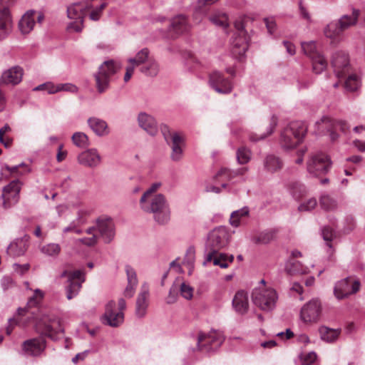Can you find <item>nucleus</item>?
<instances>
[{
    "label": "nucleus",
    "mask_w": 365,
    "mask_h": 365,
    "mask_svg": "<svg viewBox=\"0 0 365 365\" xmlns=\"http://www.w3.org/2000/svg\"><path fill=\"white\" fill-rule=\"evenodd\" d=\"M210 21L216 26L224 29L228 26V17L224 13H218L212 15L210 18Z\"/></svg>",
    "instance_id": "48"
},
{
    "label": "nucleus",
    "mask_w": 365,
    "mask_h": 365,
    "mask_svg": "<svg viewBox=\"0 0 365 365\" xmlns=\"http://www.w3.org/2000/svg\"><path fill=\"white\" fill-rule=\"evenodd\" d=\"M317 359V354L314 351L309 352L302 358V364L304 365H311L313 364Z\"/></svg>",
    "instance_id": "62"
},
{
    "label": "nucleus",
    "mask_w": 365,
    "mask_h": 365,
    "mask_svg": "<svg viewBox=\"0 0 365 365\" xmlns=\"http://www.w3.org/2000/svg\"><path fill=\"white\" fill-rule=\"evenodd\" d=\"M106 6V3H101L99 6H96L95 8L93 7V21H97L100 19L101 11Z\"/></svg>",
    "instance_id": "64"
},
{
    "label": "nucleus",
    "mask_w": 365,
    "mask_h": 365,
    "mask_svg": "<svg viewBox=\"0 0 365 365\" xmlns=\"http://www.w3.org/2000/svg\"><path fill=\"white\" fill-rule=\"evenodd\" d=\"M322 235L324 240L327 242V245L331 247V242L335 237L334 230L328 226H325L322 230Z\"/></svg>",
    "instance_id": "55"
},
{
    "label": "nucleus",
    "mask_w": 365,
    "mask_h": 365,
    "mask_svg": "<svg viewBox=\"0 0 365 365\" xmlns=\"http://www.w3.org/2000/svg\"><path fill=\"white\" fill-rule=\"evenodd\" d=\"M331 65L338 78H344L350 72L348 55L344 51L336 52L332 57Z\"/></svg>",
    "instance_id": "19"
},
{
    "label": "nucleus",
    "mask_w": 365,
    "mask_h": 365,
    "mask_svg": "<svg viewBox=\"0 0 365 365\" xmlns=\"http://www.w3.org/2000/svg\"><path fill=\"white\" fill-rule=\"evenodd\" d=\"M162 132L167 143L171 148V159L173 161L180 160L183 155V137L178 133L170 132L168 128L163 130Z\"/></svg>",
    "instance_id": "10"
},
{
    "label": "nucleus",
    "mask_w": 365,
    "mask_h": 365,
    "mask_svg": "<svg viewBox=\"0 0 365 365\" xmlns=\"http://www.w3.org/2000/svg\"><path fill=\"white\" fill-rule=\"evenodd\" d=\"M160 182H155L152 184L151 186L141 196L140 202H143L144 199H148L149 197L155 196L154 193L160 188Z\"/></svg>",
    "instance_id": "57"
},
{
    "label": "nucleus",
    "mask_w": 365,
    "mask_h": 365,
    "mask_svg": "<svg viewBox=\"0 0 365 365\" xmlns=\"http://www.w3.org/2000/svg\"><path fill=\"white\" fill-rule=\"evenodd\" d=\"M12 18L10 11H0V40L4 39L10 33Z\"/></svg>",
    "instance_id": "30"
},
{
    "label": "nucleus",
    "mask_w": 365,
    "mask_h": 365,
    "mask_svg": "<svg viewBox=\"0 0 365 365\" xmlns=\"http://www.w3.org/2000/svg\"><path fill=\"white\" fill-rule=\"evenodd\" d=\"M360 282L351 277L339 281L334 287V293L338 299H343L359 290Z\"/></svg>",
    "instance_id": "15"
},
{
    "label": "nucleus",
    "mask_w": 365,
    "mask_h": 365,
    "mask_svg": "<svg viewBox=\"0 0 365 365\" xmlns=\"http://www.w3.org/2000/svg\"><path fill=\"white\" fill-rule=\"evenodd\" d=\"M320 206L327 211L334 210L336 207V201L328 195H324L320 198Z\"/></svg>",
    "instance_id": "47"
},
{
    "label": "nucleus",
    "mask_w": 365,
    "mask_h": 365,
    "mask_svg": "<svg viewBox=\"0 0 365 365\" xmlns=\"http://www.w3.org/2000/svg\"><path fill=\"white\" fill-rule=\"evenodd\" d=\"M209 85L217 93L228 94L232 91L233 85L230 78L225 77L220 71H213L209 76Z\"/></svg>",
    "instance_id": "16"
},
{
    "label": "nucleus",
    "mask_w": 365,
    "mask_h": 365,
    "mask_svg": "<svg viewBox=\"0 0 365 365\" xmlns=\"http://www.w3.org/2000/svg\"><path fill=\"white\" fill-rule=\"evenodd\" d=\"M72 141L75 145L81 148H85L89 145V138L85 133L76 132L72 136Z\"/></svg>",
    "instance_id": "43"
},
{
    "label": "nucleus",
    "mask_w": 365,
    "mask_h": 365,
    "mask_svg": "<svg viewBox=\"0 0 365 365\" xmlns=\"http://www.w3.org/2000/svg\"><path fill=\"white\" fill-rule=\"evenodd\" d=\"M230 235L227 230L222 226L213 229L208 235L206 243V251L207 254L203 262V265L211 261L213 264L221 268H226L229 263L233 261L232 255L227 256L224 253H219L218 251L225 247L229 242Z\"/></svg>",
    "instance_id": "1"
},
{
    "label": "nucleus",
    "mask_w": 365,
    "mask_h": 365,
    "mask_svg": "<svg viewBox=\"0 0 365 365\" xmlns=\"http://www.w3.org/2000/svg\"><path fill=\"white\" fill-rule=\"evenodd\" d=\"M319 334L321 339L328 343H332L335 341L340 334L339 329H330L327 327H322L319 328Z\"/></svg>",
    "instance_id": "36"
},
{
    "label": "nucleus",
    "mask_w": 365,
    "mask_h": 365,
    "mask_svg": "<svg viewBox=\"0 0 365 365\" xmlns=\"http://www.w3.org/2000/svg\"><path fill=\"white\" fill-rule=\"evenodd\" d=\"M263 165L265 170L273 173L282 169L283 162L278 156L269 154L264 158Z\"/></svg>",
    "instance_id": "31"
},
{
    "label": "nucleus",
    "mask_w": 365,
    "mask_h": 365,
    "mask_svg": "<svg viewBox=\"0 0 365 365\" xmlns=\"http://www.w3.org/2000/svg\"><path fill=\"white\" fill-rule=\"evenodd\" d=\"M140 208L145 212L153 213L154 220L160 225L168 222L170 218L169 204L163 194H156L140 202Z\"/></svg>",
    "instance_id": "2"
},
{
    "label": "nucleus",
    "mask_w": 365,
    "mask_h": 365,
    "mask_svg": "<svg viewBox=\"0 0 365 365\" xmlns=\"http://www.w3.org/2000/svg\"><path fill=\"white\" fill-rule=\"evenodd\" d=\"M61 277H67L68 284L66 287V297L71 299L78 293L81 284L84 282V274L80 270L73 272H64Z\"/></svg>",
    "instance_id": "14"
},
{
    "label": "nucleus",
    "mask_w": 365,
    "mask_h": 365,
    "mask_svg": "<svg viewBox=\"0 0 365 365\" xmlns=\"http://www.w3.org/2000/svg\"><path fill=\"white\" fill-rule=\"evenodd\" d=\"M277 125V118L273 115L270 120V123L269 127L267 128V133L262 134L260 135H257L256 134L251 133L249 135L250 140L252 142H257L258 140L266 138L267 136H269L274 132Z\"/></svg>",
    "instance_id": "41"
},
{
    "label": "nucleus",
    "mask_w": 365,
    "mask_h": 365,
    "mask_svg": "<svg viewBox=\"0 0 365 365\" xmlns=\"http://www.w3.org/2000/svg\"><path fill=\"white\" fill-rule=\"evenodd\" d=\"M179 287L174 284L170 289L168 296L166 298V302L169 304L175 303L178 297Z\"/></svg>",
    "instance_id": "59"
},
{
    "label": "nucleus",
    "mask_w": 365,
    "mask_h": 365,
    "mask_svg": "<svg viewBox=\"0 0 365 365\" xmlns=\"http://www.w3.org/2000/svg\"><path fill=\"white\" fill-rule=\"evenodd\" d=\"M122 67V64L117 60H108L104 61L99 67L96 75V89L99 94L108 90L110 77L118 73Z\"/></svg>",
    "instance_id": "6"
},
{
    "label": "nucleus",
    "mask_w": 365,
    "mask_h": 365,
    "mask_svg": "<svg viewBox=\"0 0 365 365\" xmlns=\"http://www.w3.org/2000/svg\"><path fill=\"white\" fill-rule=\"evenodd\" d=\"M343 32L338 21H331L324 29L325 36L330 38L333 42L336 41Z\"/></svg>",
    "instance_id": "33"
},
{
    "label": "nucleus",
    "mask_w": 365,
    "mask_h": 365,
    "mask_svg": "<svg viewBox=\"0 0 365 365\" xmlns=\"http://www.w3.org/2000/svg\"><path fill=\"white\" fill-rule=\"evenodd\" d=\"M43 297L44 293L41 289H36L34 291V295L29 299L26 309L29 310L30 308L38 307Z\"/></svg>",
    "instance_id": "44"
},
{
    "label": "nucleus",
    "mask_w": 365,
    "mask_h": 365,
    "mask_svg": "<svg viewBox=\"0 0 365 365\" xmlns=\"http://www.w3.org/2000/svg\"><path fill=\"white\" fill-rule=\"evenodd\" d=\"M195 261V249L194 247L190 246L187 248L184 259L183 264L187 266L189 271L188 274H191L194 269V263Z\"/></svg>",
    "instance_id": "42"
},
{
    "label": "nucleus",
    "mask_w": 365,
    "mask_h": 365,
    "mask_svg": "<svg viewBox=\"0 0 365 365\" xmlns=\"http://www.w3.org/2000/svg\"><path fill=\"white\" fill-rule=\"evenodd\" d=\"M248 171L247 167L238 168L235 170H230L227 168H222L219 170V175H225L229 179H234L237 176H243Z\"/></svg>",
    "instance_id": "45"
},
{
    "label": "nucleus",
    "mask_w": 365,
    "mask_h": 365,
    "mask_svg": "<svg viewBox=\"0 0 365 365\" xmlns=\"http://www.w3.org/2000/svg\"><path fill=\"white\" fill-rule=\"evenodd\" d=\"M359 16V11L358 9H353L351 14L343 15L338 22L341 29L344 31L352 26H354L358 20Z\"/></svg>",
    "instance_id": "34"
},
{
    "label": "nucleus",
    "mask_w": 365,
    "mask_h": 365,
    "mask_svg": "<svg viewBox=\"0 0 365 365\" xmlns=\"http://www.w3.org/2000/svg\"><path fill=\"white\" fill-rule=\"evenodd\" d=\"M44 19V16L41 12L34 10L26 11L19 22V28L24 34L30 33L34 28L36 22L41 24Z\"/></svg>",
    "instance_id": "20"
},
{
    "label": "nucleus",
    "mask_w": 365,
    "mask_h": 365,
    "mask_svg": "<svg viewBox=\"0 0 365 365\" xmlns=\"http://www.w3.org/2000/svg\"><path fill=\"white\" fill-rule=\"evenodd\" d=\"M67 16L71 21L67 26V30L80 32L83 28L86 17H91V6L88 1L73 3L67 7Z\"/></svg>",
    "instance_id": "4"
},
{
    "label": "nucleus",
    "mask_w": 365,
    "mask_h": 365,
    "mask_svg": "<svg viewBox=\"0 0 365 365\" xmlns=\"http://www.w3.org/2000/svg\"><path fill=\"white\" fill-rule=\"evenodd\" d=\"M93 131L100 137L109 134V128L107 123L99 118H93Z\"/></svg>",
    "instance_id": "38"
},
{
    "label": "nucleus",
    "mask_w": 365,
    "mask_h": 365,
    "mask_svg": "<svg viewBox=\"0 0 365 365\" xmlns=\"http://www.w3.org/2000/svg\"><path fill=\"white\" fill-rule=\"evenodd\" d=\"M302 50L307 56H308L310 58L314 57L315 54H319V53L317 51L316 44L314 41L309 42H303L302 43Z\"/></svg>",
    "instance_id": "53"
},
{
    "label": "nucleus",
    "mask_w": 365,
    "mask_h": 365,
    "mask_svg": "<svg viewBox=\"0 0 365 365\" xmlns=\"http://www.w3.org/2000/svg\"><path fill=\"white\" fill-rule=\"evenodd\" d=\"M312 63V68L315 73H322L327 67V61L324 57L319 54H315L314 57L311 58Z\"/></svg>",
    "instance_id": "39"
},
{
    "label": "nucleus",
    "mask_w": 365,
    "mask_h": 365,
    "mask_svg": "<svg viewBox=\"0 0 365 365\" xmlns=\"http://www.w3.org/2000/svg\"><path fill=\"white\" fill-rule=\"evenodd\" d=\"M248 40L247 35L235 34L231 43L232 53L235 57L240 58L245 55L248 49Z\"/></svg>",
    "instance_id": "28"
},
{
    "label": "nucleus",
    "mask_w": 365,
    "mask_h": 365,
    "mask_svg": "<svg viewBox=\"0 0 365 365\" xmlns=\"http://www.w3.org/2000/svg\"><path fill=\"white\" fill-rule=\"evenodd\" d=\"M56 91V93L60 91H66L72 93H76L78 92V89L76 85L70 83H66L57 84Z\"/></svg>",
    "instance_id": "56"
},
{
    "label": "nucleus",
    "mask_w": 365,
    "mask_h": 365,
    "mask_svg": "<svg viewBox=\"0 0 365 365\" xmlns=\"http://www.w3.org/2000/svg\"><path fill=\"white\" fill-rule=\"evenodd\" d=\"M21 184L18 180H13L3 188L1 198L3 200V207L5 209L9 208L18 202Z\"/></svg>",
    "instance_id": "17"
},
{
    "label": "nucleus",
    "mask_w": 365,
    "mask_h": 365,
    "mask_svg": "<svg viewBox=\"0 0 365 365\" xmlns=\"http://www.w3.org/2000/svg\"><path fill=\"white\" fill-rule=\"evenodd\" d=\"M56 85L53 84L51 82H46L45 83L38 85V86L34 88V91H43L46 90L48 91L49 94H54L56 93Z\"/></svg>",
    "instance_id": "60"
},
{
    "label": "nucleus",
    "mask_w": 365,
    "mask_h": 365,
    "mask_svg": "<svg viewBox=\"0 0 365 365\" xmlns=\"http://www.w3.org/2000/svg\"><path fill=\"white\" fill-rule=\"evenodd\" d=\"M24 76V70L19 66H13L3 71L0 84L16 86L20 83Z\"/></svg>",
    "instance_id": "23"
},
{
    "label": "nucleus",
    "mask_w": 365,
    "mask_h": 365,
    "mask_svg": "<svg viewBox=\"0 0 365 365\" xmlns=\"http://www.w3.org/2000/svg\"><path fill=\"white\" fill-rule=\"evenodd\" d=\"M150 290L147 282L142 284L135 303V314L142 318L145 316L149 305Z\"/></svg>",
    "instance_id": "21"
},
{
    "label": "nucleus",
    "mask_w": 365,
    "mask_h": 365,
    "mask_svg": "<svg viewBox=\"0 0 365 365\" xmlns=\"http://www.w3.org/2000/svg\"><path fill=\"white\" fill-rule=\"evenodd\" d=\"M329 158L324 153H317L312 155L307 162V169L312 176L317 177L325 174L331 167Z\"/></svg>",
    "instance_id": "9"
},
{
    "label": "nucleus",
    "mask_w": 365,
    "mask_h": 365,
    "mask_svg": "<svg viewBox=\"0 0 365 365\" xmlns=\"http://www.w3.org/2000/svg\"><path fill=\"white\" fill-rule=\"evenodd\" d=\"M138 126L148 135L155 136L158 132V126L156 119L150 114L142 111L137 115Z\"/></svg>",
    "instance_id": "22"
},
{
    "label": "nucleus",
    "mask_w": 365,
    "mask_h": 365,
    "mask_svg": "<svg viewBox=\"0 0 365 365\" xmlns=\"http://www.w3.org/2000/svg\"><path fill=\"white\" fill-rule=\"evenodd\" d=\"M95 231L105 243L110 242L115 235V228L111 217L103 215L96 219Z\"/></svg>",
    "instance_id": "13"
},
{
    "label": "nucleus",
    "mask_w": 365,
    "mask_h": 365,
    "mask_svg": "<svg viewBox=\"0 0 365 365\" xmlns=\"http://www.w3.org/2000/svg\"><path fill=\"white\" fill-rule=\"evenodd\" d=\"M80 164L90 167L91 165V153L89 150L82 152L78 158Z\"/></svg>",
    "instance_id": "58"
},
{
    "label": "nucleus",
    "mask_w": 365,
    "mask_h": 365,
    "mask_svg": "<svg viewBox=\"0 0 365 365\" xmlns=\"http://www.w3.org/2000/svg\"><path fill=\"white\" fill-rule=\"evenodd\" d=\"M322 303L318 299H312L301 309L300 319L306 324L317 323L322 314Z\"/></svg>",
    "instance_id": "12"
},
{
    "label": "nucleus",
    "mask_w": 365,
    "mask_h": 365,
    "mask_svg": "<svg viewBox=\"0 0 365 365\" xmlns=\"http://www.w3.org/2000/svg\"><path fill=\"white\" fill-rule=\"evenodd\" d=\"M126 302L124 299L120 298L118 304L113 300L108 302L105 307V312L101 317L103 324L111 327H118L124 322V310Z\"/></svg>",
    "instance_id": "7"
},
{
    "label": "nucleus",
    "mask_w": 365,
    "mask_h": 365,
    "mask_svg": "<svg viewBox=\"0 0 365 365\" xmlns=\"http://www.w3.org/2000/svg\"><path fill=\"white\" fill-rule=\"evenodd\" d=\"M344 86L349 91H356L359 86V80L355 74L349 75L345 81Z\"/></svg>",
    "instance_id": "52"
},
{
    "label": "nucleus",
    "mask_w": 365,
    "mask_h": 365,
    "mask_svg": "<svg viewBox=\"0 0 365 365\" xmlns=\"http://www.w3.org/2000/svg\"><path fill=\"white\" fill-rule=\"evenodd\" d=\"M223 341L224 337L220 331L200 333L197 336V349L202 352L209 353L217 349Z\"/></svg>",
    "instance_id": "8"
},
{
    "label": "nucleus",
    "mask_w": 365,
    "mask_h": 365,
    "mask_svg": "<svg viewBox=\"0 0 365 365\" xmlns=\"http://www.w3.org/2000/svg\"><path fill=\"white\" fill-rule=\"evenodd\" d=\"M125 272L127 278V285L124 289L123 295L127 298L133 297L138 284V279L135 269L130 264L125 265Z\"/></svg>",
    "instance_id": "26"
},
{
    "label": "nucleus",
    "mask_w": 365,
    "mask_h": 365,
    "mask_svg": "<svg viewBox=\"0 0 365 365\" xmlns=\"http://www.w3.org/2000/svg\"><path fill=\"white\" fill-rule=\"evenodd\" d=\"M264 23L268 32L270 34H273L276 31L277 26L275 20L273 18H266L264 19Z\"/></svg>",
    "instance_id": "63"
},
{
    "label": "nucleus",
    "mask_w": 365,
    "mask_h": 365,
    "mask_svg": "<svg viewBox=\"0 0 365 365\" xmlns=\"http://www.w3.org/2000/svg\"><path fill=\"white\" fill-rule=\"evenodd\" d=\"M28 238H18L14 240L7 248V253L12 257H19L24 255L28 248Z\"/></svg>",
    "instance_id": "29"
},
{
    "label": "nucleus",
    "mask_w": 365,
    "mask_h": 365,
    "mask_svg": "<svg viewBox=\"0 0 365 365\" xmlns=\"http://www.w3.org/2000/svg\"><path fill=\"white\" fill-rule=\"evenodd\" d=\"M232 306L238 314H246L250 307L248 293L242 289L237 291L232 299Z\"/></svg>",
    "instance_id": "24"
},
{
    "label": "nucleus",
    "mask_w": 365,
    "mask_h": 365,
    "mask_svg": "<svg viewBox=\"0 0 365 365\" xmlns=\"http://www.w3.org/2000/svg\"><path fill=\"white\" fill-rule=\"evenodd\" d=\"M41 251L42 253L48 256L55 257L59 254L61 247L58 244L50 243L43 246L41 248Z\"/></svg>",
    "instance_id": "51"
},
{
    "label": "nucleus",
    "mask_w": 365,
    "mask_h": 365,
    "mask_svg": "<svg viewBox=\"0 0 365 365\" xmlns=\"http://www.w3.org/2000/svg\"><path fill=\"white\" fill-rule=\"evenodd\" d=\"M236 155L237 162L240 164H246L251 159V151L245 147L238 148Z\"/></svg>",
    "instance_id": "50"
},
{
    "label": "nucleus",
    "mask_w": 365,
    "mask_h": 365,
    "mask_svg": "<svg viewBox=\"0 0 365 365\" xmlns=\"http://www.w3.org/2000/svg\"><path fill=\"white\" fill-rule=\"evenodd\" d=\"M307 133V126L303 122L293 121L281 132L279 143L283 149L294 148L303 140Z\"/></svg>",
    "instance_id": "3"
},
{
    "label": "nucleus",
    "mask_w": 365,
    "mask_h": 365,
    "mask_svg": "<svg viewBox=\"0 0 365 365\" xmlns=\"http://www.w3.org/2000/svg\"><path fill=\"white\" fill-rule=\"evenodd\" d=\"M150 51L147 48L140 50L134 57L129 58V65L125 68V73L123 80L127 83L132 77L135 67L144 65L150 58Z\"/></svg>",
    "instance_id": "18"
},
{
    "label": "nucleus",
    "mask_w": 365,
    "mask_h": 365,
    "mask_svg": "<svg viewBox=\"0 0 365 365\" xmlns=\"http://www.w3.org/2000/svg\"><path fill=\"white\" fill-rule=\"evenodd\" d=\"M317 205V200L315 198H310L306 202L302 203L299 207V211H310L313 210Z\"/></svg>",
    "instance_id": "61"
},
{
    "label": "nucleus",
    "mask_w": 365,
    "mask_h": 365,
    "mask_svg": "<svg viewBox=\"0 0 365 365\" xmlns=\"http://www.w3.org/2000/svg\"><path fill=\"white\" fill-rule=\"evenodd\" d=\"M36 326L37 329L41 334L53 339H55L56 334L64 332L60 319L54 317H51L48 315L43 316L38 321Z\"/></svg>",
    "instance_id": "11"
},
{
    "label": "nucleus",
    "mask_w": 365,
    "mask_h": 365,
    "mask_svg": "<svg viewBox=\"0 0 365 365\" xmlns=\"http://www.w3.org/2000/svg\"><path fill=\"white\" fill-rule=\"evenodd\" d=\"M290 192L293 197L299 200L307 192L306 187L299 182H293L290 187Z\"/></svg>",
    "instance_id": "49"
},
{
    "label": "nucleus",
    "mask_w": 365,
    "mask_h": 365,
    "mask_svg": "<svg viewBox=\"0 0 365 365\" xmlns=\"http://www.w3.org/2000/svg\"><path fill=\"white\" fill-rule=\"evenodd\" d=\"M250 215V209L245 206L233 211L230 215V224L234 227H240Z\"/></svg>",
    "instance_id": "32"
},
{
    "label": "nucleus",
    "mask_w": 365,
    "mask_h": 365,
    "mask_svg": "<svg viewBox=\"0 0 365 365\" xmlns=\"http://www.w3.org/2000/svg\"><path fill=\"white\" fill-rule=\"evenodd\" d=\"M179 290L180 292L181 296L185 299L190 300L193 297V288L188 284L185 282H182L180 286H178Z\"/></svg>",
    "instance_id": "54"
},
{
    "label": "nucleus",
    "mask_w": 365,
    "mask_h": 365,
    "mask_svg": "<svg viewBox=\"0 0 365 365\" xmlns=\"http://www.w3.org/2000/svg\"><path fill=\"white\" fill-rule=\"evenodd\" d=\"M322 123L327 125H331L335 130L339 129L343 133H346L349 130L347 123L342 120H332L328 117H324L322 119Z\"/></svg>",
    "instance_id": "40"
},
{
    "label": "nucleus",
    "mask_w": 365,
    "mask_h": 365,
    "mask_svg": "<svg viewBox=\"0 0 365 365\" xmlns=\"http://www.w3.org/2000/svg\"><path fill=\"white\" fill-rule=\"evenodd\" d=\"M46 348V341L43 337H38L25 341L22 344L23 351L28 355L39 356Z\"/></svg>",
    "instance_id": "25"
},
{
    "label": "nucleus",
    "mask_w": 365,
    "mask_h": 365,
    "mask_svg": "<svg viewBox=\"0 0 365 365\" xmlns=\"http://www.w3.org/2000/svg\"><path fill=\"white\" fill-rule=\"evenodd\" d=\"M190 24L184 15H178L172 19L169 27V31L172 37H177L179 35L188 31Z\"/></svg>",
    "instance_id": "27"
},
{
    "label": "nucleus",
    "mask_w": 365,
    "mask_h": 365,
    "mask_svg": "<svg viewBox=\"0 0 365 365\" xmlns=\"http://www.w3.org/2000/svg\"><path fill=\"white\" fill-rule=\"evenodd\" d=\"M277 232L276 229L264 230L259 234L257 241L262 244H267L276 237Z\"/></svg>",
    "instance_id": "46"
},
{
    "label": "nucleus",
    "mask_w": 365,
    "mask_h": 365,
    "mask_svg": "<svg viewBox=\"0 0 365 365\" xmlns=\"http://www.w3.org/2000/svg\"><path fill=\"white\" fill-rule=\"evenodd\" d=\"M253 303L264 312L272 311L278 301V294L272 287H257L251 294Z\"/></svg>",
    "instance_id": "5"
},
{
    "label": "nucleus",
    "mask_w": 365,
    "mask_h": 365,
    "mask_svg": "<svg viewBox=\"0 0 365 365\" xmlns=\"http://www.w3.org/2000/svg\"><path fill=\"white\" fill-rule=\"evenodd\" d=\"M286 272L290 274H304L309 272V269L298 260L288 262L285 267Z\"/></svg>",
    "instance_id": "35"
},
{
    "label": "nucleus",
    "mask_w": 365,
    "mask_h": 365,
    "mask_svg": "<svg viewBox=\"0 0 365 365\" xmlns=\"http://www.w3.org/2000/svg\"><path fill=\"white\" fill-rule=\"evenodd\" d=\"M140 71L141 73L148 76H155L159 71V66L158 63L152 58L143 65Z\"/></svg>",
    "instance_id": "37"
}]
</instances>
